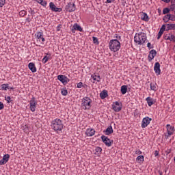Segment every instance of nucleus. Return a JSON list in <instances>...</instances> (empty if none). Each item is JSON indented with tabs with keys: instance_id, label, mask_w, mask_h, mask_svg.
Here are the masks:
<instances>
[{
	"instance_id": "1",
	"label": "nucleus",
	"mask_w": 175,
	"mask_h": 175,
	"mask_svg": "<svg viewBox=\"0 0 175 175\" xmlns=\"http://www.w3.org/2000/svg\"><path fill=\"white\" fill-rule=\"evenodd\" d=\"M51 126L55 132H61L64 129V123L61 119L56 118L51 122Z\"/></svg>"
},
{
	"instance_id": "2",
	"label": "nucleus",
	"mask_w": 175,
	"mask_h": 175,
	"mask_svg": "<svg viewBox=\"0 0 175 175\" xmlns=\"http://www.w3.org/2000/svg\"><path fill=\"white\" fill-rule=\"evenodd\" d=\"M109 50L113 53H117L121 49V43L118 40H111L109 43Z\"/></svg>"
},
{
	"instance_id": "3",
	"label": "nucleus",
	"mask_w": 175,
	"mask_h": 175,
	"mask_svg": "<svg viewBox=\"0 0 175 175\" xmlns=\"http://www.w3.org/2000/svg\"><path fill=\"white\" fill-rule=\"evenodd\" d=\"M146 40H147V34H146V33L135 34L134 37L135 42L139 45L144 44V43H146Z\"/></svg>"
},
{
	"instance_id": "4",
	"label": "nucleus",
	"mask_w": 175,
	"mask_h": 175,
	"mask_svg": "<svg viewBox=\"0 0 175 175\" xmlns=\"http://www.w3.org/2000/svg\"><path fill=\"white\" fill-rule=\"evenodd\" d=\"M91 103H92V100L86 96L82 99L81 106L84 110H90L91 109Z\"/></svg>"
},
{
	"instance_id": "5",
	"label": "nucleus",
	"mask_w": 175,
	"mask_h": 175,
	"mask_svg": "<svg viewBox=\"0 0 175 175\" xmlns=\"http://www.w3.org/2000/svg\"><path fill=\"white\" fill-rule=\"evenodd\" d=\"M101 139L102 142L105 144V146H107V147H111V144L114 143L113 140H110V139H109V137L105 135H102Z\"/></svg>"
},
{
	"instance_id": "6",
	"label": "nucleus",
	"mask_w": 175,
	"mask_h": 175,
	"mask_svg": "<svg viewBox=\"0 0 175 175\" xmlns=\"http://www.w3.org/2000/svg\"><path fill=\"white\" fill-rule=\"evenodd\" d=\"M151 121H152V119L148 116L144 118L142 122V128H147V126L150 125Z\"/></svg>"
},
{
	"instance_id": "7",
	"label": "nucleus",
	"mask_w": 175,
	"mask_h": 175,
	"mask_svg": "<svg viewBox=\"0 0 175 175\" xmlns=\"http://www.w3.org/2000/svg\"><path fill=\"white\" fill-rule=\"evenodd\" d=\"M57 80L61 81V83H62L64 85H66V84L70 81V79H69L68 77H66V76L63 75H58Z\"/></svg>"
},
{
	"instance_id": "8",
	"label": "nucleus",
	"mask_w": 175,
	"mask_h": 175,
	"mask_svg": "<svg viewBox=\"0 0 175 175\" xmlns=\"http://www.w3.org/2000/svg\"><path fill=\"white\" fill-rule=\"evenodd\" d=\"M29 105H30V107H29L30 110H31V111H32L33 113L35 111V110H36V106L38 105V102H36L35 97H33L30 100Z\"/></svg>"
},
{
	"instance_id": "9",
	"label": "nucleus",
	"mask_w": 175,
	"mask_h": 175,
	"mask_svg": "<svg viewBox=\"0 0 175 175\" xmlns=\"http://www.w3.org/2000/svg\"><path fill=\"white\" fill-rule=\"evenodd\" d=\"M66 12H69V13H72V12H75V10H76V5L75 4V3H68L66 5Z\"/></svg>"
},
{
	"instance_id": "10",
	"label": "nucleus",
	"mask_w": 175,
	"mask_h": 175,
	"mask_svg": "<svg viewBox=\"0 0 175 175\" xmlns=\"http://www.w3.org/2000/svg\"><path fill=\"white\" fill-rule=\"evenodd\" d=\"M49 8L52 12H62V8H57V6H55V4H54V3L53 2H51L49 3Z\"/></svg>"
},
{
	"instance_id": "11",
	"label": "nucleus",
	"mask_w": 175,
	"mask_h": 175,
	"mask_svg": "<svg viewBox=\"0 0 175 175\" xmlns=\"http://www.w3.org/2000/svg\"><path fill=\"white\" fill-rule=\"evenodd\" d=\"M71 31L72 33H75L76 31H79V32H83V28L79 24L75 23L72 26V28L71 29Z\"/></svg>"
},
{
	"instance_id": "12",
	"label": "nucleus",
	"mask_w": 175,
	"mask_h": 175,
	"mask_svg": "<svg viewBox=\"0 0 175 175\" xmlns=\"http://www.w3.org/2000/svg\"><path fill=\"white\" fill-rule=\"evenodd\" d=\"M157 57V51L154 49H152L149 52V55H148L149 62H151V61H152V59H154V57Z\"/></svg>"
},
{
	"instance_id": "13",
	"label": "nucleus",
	"mask_w": 175,
	"mask_h": 175,
	"mask_svg": "<svg viewBox=\"0 0 175 175\" xmlns=\"http://www.w3.org/2000/svg\"><path fill=\"white\" fill-rule=\"evenodd\" d=\"M154 70L157 75V76H159L161 75V64L159 62H156L154 66Z\"/></svg>"
},
{
	"instance_id": "14",
	"label": "nucleus",
	"mask_w": 175,
	"mask_h": 175,
	"mask_svg": "<svg viewBox=\"0 0 175 175\" xmlns=\"http://www.w3.org/2000/svg\"><path fill=\"white\" fill-rule=\"evenodd\" d=\"M9 158H10V155L9 154H6L3 157V159L0 160V165H5L9 161Z\"/></svg>"
},
{
	"instance_id": "15",
	"label": "nucleus",
	"mask_w": 175,
	"mask_h": 175,
	"mask_svg": "<svg viewBox=\"0 0 175 175\" xmlns=\"http://www.w3.org/2000/svg\"><path fill=\"white\" fill-rule=\"evenodd\" d=\"M167 131L168 136L173 135V132H174V127L170 124H167Z\"/></svg>"
},
{
	"instance_id": "16",
	"label": "nucleus",
	"mask_w": 175,
	"mask_h": 175,
	"mask_svg": "<svg viewBox=\"0 0 175 175\" xmlns=\"http://www.w3.org/2000/svg\"><path fill=\"white\" fill-rule=\"evenodd\" d=\"M28 68L32 72V73H35L36 72V66H35V64L31 62L28 64Z\"/></svg>"
},
{
	"instance_id": "17",
	"label": "nucleus",
	"mask_w": 175,
	"mask_h": 175,
	"mask_svg": "<svg viewBox=\"0 0 175 175\" xmlns=\"http://www.w3.org/2000/svg\"><path fill=\"white\" fill-rule=\"evenodd\" d=\"M103 133L108 136L111 135V133H113V127L111 126H109L106 130H104Z\"/></svg>"
},
{
	"instance_id": "18",
	"label": "nucleus",
	"mask_w": 175,
	"mask_h": 175,
	"mask_svg": "<svg viewBox=\"0 0 175 175\" xmlns=\"http://www.w3.org/2000/svg\"><path fill=\"white\" fill-rule=\"evenodd\" d=\"M86 136H94L95 135V129H88L85 132Z\"/></svg>"
},
{
	"instance_id": "19",
	"label": "nucleus",
	"mask_w": 175,
	"mask_h": 175,
	"mask_svg": "<svg viewBox=\"0 0 175 175\" xmlns=\"http://www.w3.org/2000/svg\"><path fill=\"white\" fill-rule=\"evenodd\" d=\"M112 109L114 110V111H116L117 113L118 111H121L122 109V104L120 103V105L118 107V105H112Z\"/></svg>"
},
{
	"instance_id": "20",
	"label": "nucleus",
	"mask_w": 175,
	"mask_h": 175,
	"mask_svg": "<svg viewBox=\"0 0 175 175\" xmlns=\"http://www.w3.org/2000/svg\"><path fill=\"white\" fill-rule=\"evenodd\" d=\"M147 103H148V106H152V105L154 104V98H151V97H147L146 99Z\"/></svg>"
},
{
	"instance_id": "21",
	"label": "nucleus",
	"mask_w": 175,
	"mask_h": 175,
	"mask_svg": "<svg viewBox=\"0 0 175 175\" xmlns=\"http://www.w3.org/2000/svg\"><path fill=\"white\" fill-rule=\"evenodd\" d=\"M120 91L122 95H125V94H126V92H128V86L125 85H122L121 87Z\"/></svg>"
},
{
	"instance_id": "22",
	"label": "nucleus",
	"mask_w": 175,
	"mask_h": 175,
	"mask_svg": "<svg viewBox=\"0 0 175 175\" xmlns=\"http://www.w3.org/2000/svg\"><path fill=\"white\" fill-rule=\"evenodd\" d=\"M108 94H107V90H103L102 92L100 93V97L101 99H105V98H107Z\"/></svg>"
},
{
	"instance_id": "23",
	"label": "nucleus",
	"mask_w": 175,
	"mask_h": 175,
	"mask_svg": "<svg viewBox=\"0 0 175 175\" xmlns=\"http://www.w3.org/2000/svg\"><path fill=\"white\" fill-rule=\"evenodd\" d=\"M166 27H167V29H166V31H170L172 29H175V24H170V23H168L166 25Z\"/></svg>"
},
{
	"instance_id": "24",
	"label": "nucleus",
	"mask_w": 175,
	"mask_h": 175,
	"mask_svg": "<svg viewBox=\"0 0 175 175\" xmlns=\"http://www.w3.org/2000/svg\"><path fill=\"white\" fill-rule=\"evenodd\" d=\"M35 36H36V38L40 42V40L43 37V31H38L36 33Z\"/></svg>"
},
{
	"instance_id": "25",
	"label": "nucleus",
	"mask_w": 175,
	"mask_h": 175,
	"mask_svg": "<svg viewBox=\"0 0 175 175\" xmlns=\"http://www.w3.org/2000/svg\"><path fill=\"white\" fill-rule=\"evenodd\" d=\"M142 20L144 21H148L150 20V18H148V15H147V13H143L142 15Z\"/></svg>"
},
{
	"instance_id": "26",
	"label": "nucleus",
	"mask_w": 175,
	"mask_h": 175,
	"mask_svg": "<svg viewBox=\"0 0 175 175\" xmlns=\"http://www.w3.org/2000/svg\"><path fill=\"white\" fill-rule=\"evenodd\" d=\"M170 36H168L167 37V38H165V40H170V42H175V36L174 35L172 34H169Z\"/></svg>"
},
{
	"instance_id": "27",
	"label": "nucleus",
	"mask_w": 175,
	"mask_h": 175,
	"mask_svg": "<svg viewBox=\"0 0 175 175\" xmlns=\"http://www.w3.org/2000/svg\"><path fill=\"white\" fill-rule=\"evenodd\" d=\"M92 78L94 81H97L98 83L100 81V76L99 75H92Z\"/></svg>"
},
{
	"instance_id": "28",
	"label": "nucleus",
	"mask_w": 175,
	"mask_h": 175,
	"mask_svg": "<svg viewBox=\"0 0 175 175\" xmlns=\"http://www.w3.org/2000/svg\"><path fill=\"white\" fill-rule=\"evenodd\" d=\"M150 86L152 91H157V83H150Z\"/></svg>"
},
{
	"instance_id": "29",
	"label": "nucleus",
	"mask_w": 175,
	"mask_h": 175,
	"mask_svg": "<svg viewBox=\"0 0 175 175\" xmlns=\"http://www.w3.org/2000/svg\"><path fill=\"white\" fill-rule=\"evenodd\" d=\"M1 90L2 91H8L9 90V84H2Z\"/></svg>"
},
{
	"instance_id": "30",
	"label": "nucleus",
	"mask_w": 175,
	"mask_h": 175,
	"mask_svg": "<svg viewBox=\"0 0 175 175\" xmlns=\"http://www.w3.org/2000/svg\"><path fill=\"white\" fill-rule=\"evenodd\" d=\"M136 161L140 163V162H143L144 161V156L139 155L137 157Z\"/></svg>"
},
{
	"instance_id": "31",
	"label": "nucleus",
	"mask_w": 175,
	"mask_h": 175,
	"mask_svg": "<svg viewBox=\"0 0 175 175\" xmlns=\"http://www.w3.org/2000/svg\"><path fill=\"white\" fill-rule=\"evenodd\" d=\"M164 23H169V20H170V14L165 15L163 18Z\"/></svg>"
},
{
	"instance_id": "32",
	"label": "nucleus",
	"mask_w": 175,
	"mask_h": 175,
	"mask_svg": "<svg viewBox=\"0 0 175 175\" xmlns=\"http://www.w3.org/2000/svg\"><path fill=\"white\" fill-rule=\"evenodd\" d=\"M49 55V56H47ZM50 54L47 53L46 56L44 57V58L42 59V62L44 64H46L47 62V61H49V58L50 57Z\"/></svg>"
},
{
	"instance_id": "33",
	"label": "nucleus",
	"mask_w": 175,
	"mask_h": 175,
	"mask_svg": "<svg viewBox=\"0 0 175 175\" xmlns=\"http://www.w3.org/2000/svg\"><path fill=\"white\" fill-rule=\"evenodd\" d=\"M61 94H62V95H63L64 96H66V95H68V90H66V88H63V89H62Z\"/></svg>"
},
{
	"instance_id": "34",
	"label": "nucleus",
	"mask_w": 175,
	"mask_h": 175,
	"mask_svg": "<svg viewBox=\"0 0 175 175\" xmlns=\"http://www.w3.org/2000/svg\"><path fill=\"white\" fill-rule=\"evenodd\" d=\"M92 39H93L94 44H96V45L99 44V40H98V38L93 36Z\"/></svg>"
},
{
	"instance_id": "35",
	"label": "nucleus",
	"mask_w": 175,
	"mask_h": 175,
	"mask_svg": "<svg viewBox=\"0 0 175 175\" xmlns=\"http://www.w3.org/2000/svg\"><path fill=\"white\" fill-rule=\"evenodd\" d=\"M19 16H21V17H24V16H27V11L21 10V12H19Z\"/></svg>"
},
{
	"instance_id": "36",
	"label": "nucleus",
	"mask_w": 175,
	"mask_h": 175,
	"mask_svg": "<svg viewBox=\"0 0 175 175\" xmlns=\"http://www.w3.org/2000/svg\"><path fill=\"white\" fill-rule=\"evenodd\" d=\"M170 12V9L165 8L163 10V14H167Z\"/></svg>"
},
{
	"instance_id": "37",
	"label": "nucleus",
	"mask_w": 175,
	"mask_h": 175,
	"mask_svg": "<svg viewBox=\"0 0 175 175\" xmlns=\"http://www.w3.org/2000/svg\"><path fill=\"white\" fill-rule=\"evenodd\" d=\"M40 5H41V6H43L44 8H46V6H47V1L42 0Z\"/></svg>"
},
{
	"instance_id": "38",
	"label": "nucleus",
	"mask_w": 175,
	"mask_h": 175,
	"mask_svg": "<svg viewBox=\"0 0 175 175\" xmlns=\"http://www.w3.org/2000/svg\"><path fill=\"white\" fill-rule=\"evenodd\" d=\"M5 3H6V0H0V8L5 6Z\"/></svg>"
},
{
	"instance_id": "39",
	"label": "nucleus",
	"mask_w": 175,
	"mask_h": 175,
	"mask_svg": "<svg viewBox=\"0 0 175 175\" xmlns=\"http://www.w3.org/2000/svg\"><path fill=\"white\" fill-rule=\"evenodd\" d=\"M5 100L7 101V103H10L12 101V98H10V96L5 97Z\"/></svg>"
},
{
	"instance_id": "40",
	"label": "nucleus",
	"mask_w": 175,
	"mask_h": 175,
	"mask_svg": "<svg viewBox=\"0 0 175 175\" xmlns=\"http://www.w3.org/2000/svg\"><path fill=\"white\" fill-rule=\"evenodd\" d=\"M162 35H163V32L159 31V33H158V36H157L158 40H159V39H161V36H162Z\"/></svg>"
},
{
	"instance_id": "41",
	"label": "nucleus",
	"mask_w": 175,
	"mask_h": 175,
	"mask_svg": "<svg viewBox=\"0 0 175 175\" xmlns=\"http://www.w3.org/2000/svg\"><path fill=\"white\" fill-rule=\"evenodd\" d=\"M170 20H171V21H175V15L170 14Z\"/></svg>"
},
{
	"instance_id": "42",
	"label": "nucleus",
	"mask_w": 175,
	"mask_h": 175,
	"mask_svg": "<svg viewBox=\"0 0 175 175\" xmlns=\"http://www.w3.org/2000/svg\"><path fill=\"white\" fill-rule=\"evenodd\" d=\"M147 47L149 49V50H151V49H154V46H151V43L148 42L147 44Z\"/></svg>"
},
{
	"instance_id": "43",
	"label": "nucleus",
	"mask_w": 175,
	"mask_h": 175,
	"mask_svg": "<svg viewBox=\"0 0 175 175\" xmlns=\"http://www.w3.org/2000/svg\"><path fill=\"white\" fill-rule=\"evenodd\" d=\"M96 152H99V153L102 152V148H100V147H97V148H96Z\"/></svg>"
},
{
	"instance_id": "44",
	"label": "nucleus",
	"mask_w": 175,
	"mask_h": 175,
	"mask_svg": "<svg viewBox=\"0 0 175 175\" xmlns=\"http://www.w3.org/2000/svg\"><path fill=\"white\" fill-rule=\"evenodd\" d=\"M83 87L82 82H79L77 83V88H81Z\"/></svg>"
},
{
	"instance_id": "45",
	"label": "nucleus",
	"mask_w": 175,
	"mask_h": 175,
	"mask_svg": "<svg viewBox=\"0 0 175 175\" xmlns=\"http://www.w3.org/2000/svg\"><path fill=\"white\" fill-rule=\"evenodd\" d=\"M3 107H5V106L3 105L2 102L0 101V110L3 109Z\"/></svg>"
},
{
	"instance_id": "46",
	"label": "nucleus",
	"mask_w": 175,
	"mask_h": 175,
	"mask_svg": "<svg viewBox=\"0 0 175 175\" xmlns=\"http://www.w3.org/2000/svg\"><path fill=\"white\" fill-rule=\"evenodd\" d=\"M159 155V151L155 150V151H154V156H155V157H158Z\"/></svg>"
},
{
	"instance_id": "47",
	"label": "nucleus",
	"mask_w": 175,
	"mask_h": 175,
	"mask_svg": "<svg viewBox=\"0 0 175 175\" xmlns=\"http://www.w3.org/2000/svg\"><path fill=\"white\" fill-rule=\"evenodd\" d=\"M116 0H107L106 3H111V2H114Z\"/></svg>"
},
{
	"instance_id": "48",
	"label": "nucleus",
	"mask_w": 175,
	"mask_h": 175,
	"mask_svg": "<svg viewBox=\"0 0 175 175\" xmlns=\"http://www.w3.org/2000/svg\"><path fill=\"white\" fill-rule=\"evenodd\" d=\"M61 27H62V25H59L57 27V31H61Z\"/></svg>"
},
{
	"instance_id": "49",
	"label": "nucleus",
	"mask_w": 175,
	"mask_h": 175,
	"mask_svg": "<svg viewBox=\"0 0 175 175\" xmlns=\"http://www.w3.org/2000/svg\"><path fill=\"white\" fill-rule=\"evenodd\" d=\"M113 106H118V107H120L121 105H120V103H118V101H116V102H115V105H113Z\"/></svg>"
},
{
	"instance_id": "50",
	"label": "nucleus",
	"mask_w": 175,
	"mask_h": 175,
	"mask_svg": "<svg viewBox=\"0 0 175 175\" xmlns=\"http://www.w3.org/2000/svg\"><path fill=\"white\" fill-rule=\"evenodd\" d=\"M163 2H165V3H169L171 0H161Z\"/></svg>"
},
{
	"instance_id": "51",
	"label": "nucleus",
	"mask_w": 175,
	"mask_h": 175,
	"mask_svg": "<svg viewBox=\"0 0 175 175\" xmlns=\"http://www.w3.org/2000/svg\"><path fill=\"white\" fill-rule=\"evenodd\" d=\"M161 29H164V31L166 29V25H163L161 26Z\"/></svg>"
},
{
	"instance_id": "52",
	"label": "nucleus",
	"mask_w": 175,
	"mask_h": 175,
	"mask_svg": "<svg viewBox=\"0 0 175 175\" xmlns=\"http://www.w3.org/2000/svg\"><path fill=\"white\" fill-rule=\"evenodd\" d=\"M136 154H142V151H140V150H137Z\"/></svg>"
},
{
	"instance_id": "53",
	"label": "nucleus",
	"mask_w": 175,
	"mask_h": 175,
	"mask_svg": "<svg viewBox=\"0 0 175 175\" xmlns=\"http://www.w3.org/2000/svg\"><path fill=\"white\" fill-rule=\"evenodd\" d=\"M116 39H118V40H121V36H117Z\"/></svg>"
},
{
	"instance_id": "54",
	"label": "nucleus",
	"mask_w": 175,
	"mask_h": 175,
	"mask_svg": "<svg viewBox=\"0 0 175 175\" xmlns=\"http://www.w3.org/2000/svg\"><path fill=\"white\" fill-rule=\"evenodd\" d=\"M36 1V2H37L38 3H42V0H35Z\"/></svg>"
},
{
	"instance_id": "55",
	"label": "nucleus",
	"mask_w": 175,
	"mask_h": 175,
	"mask_svg": "<svg viewBox=\"0 0 175 175\" xmlns=\"http://www.w3.org/2000/svg\"><path fill=\"white\" fill-rule=\"evenodd\" d=\"M42 42H46V40L44 39V37L41 38Z\"/></svg>"
},
{
	"instance_id": "56",
	"label": "nucleus",
	"mask_w": 175,
	"mask_h": 175,
	"mask_svg": "<svg viewBox=\"0 0 175 175\" xmlns=\"http://www.w3.org/2000/svg\"><path fill=\"white\" fill-rule=\"evenodd\" d=\"M159 175H163V173L162 172V171H159Z\"/></svg>"
},
{
	"instance_id": "57",
	"label": "nucleus",
	"mask_w": 175,
	"mask_h": 175,
	"mask_svg": "<svg viewBox=\"0 0 175 175\" xmlns=\"http://www.w3.org/2000/svg\"><path fill=\"white\" fill-rule=\"evenodd\" d=\"M160 31H161V32H163H163H165V29H163L161 28V29H160Z\"/></svg>"
},
{
	"instance_id": "58",
	"label": "nucleus",
	"mask_w": 175,
	"mask_h": 175,
	"mask_svg": "<svg viewBox=\"0 0 175 175\" xmlns=\"http://www.w3.org/2000/svg\"><path fill=\"white\" fill-rule=\"evenodd\" d=\"M169 136H170V135H169V134L167 133V135H165V139H168V138H169Z\"/></svg>"
},
{
	"instance_id": "59",
	"label": "nucleus",
	"mask_w": 175,
	"mask_h": 175,
	"mask_svg": "<svg viewBox=\"0 0 175 175\" xmlns=\"http://www.w3.org/2000/svg\"><path fill=\"white\" fill-rule=\"evenodd\" d=\"M9 90H14V88L13 87L9 88Z\"/></svg>"
},
{
	"instance_id": "60",
	"label": "nucleus",
	"mask_w": 175,
	"mask_h": 175,
	"mask_svg": "<svg viewBox=\"0 0 175 175\" xmlns=\"http://www.w3.org/2000/svg\"><path fill=\"white\" fill-rule=\"evenodd\" d=\"M167 154H170V150H169L168 152H167Z\"/></svg>"
},
{
	"instance_id": "61",
	"label": "nucleus",
	"mask_w": 175,
	"mask_h": 175,
	"mask_svg": "<svg viewBox=\"0 0 175 175\" xmlns=\"http://www.w3.org/2000/svg\"><path fill=\"white\" fill-rule=\"evenodd\" d=\"M26 20H27V21H29V18H27Z\"/></svg>"
},
{
	"instance_id": "62",
	"label": "nucleus",
	"mask_w": 175,
	"mask_h": 175,
	"mask_svg": "<svg viewBox=\"0 0 175 175\" xmlns=\"http://www.w3.org/2000/svg\"><path fill=\"white\" fill-rule=\"evenodd\" d=\"M167 36H165V39H167Z\"/></svg>"
},
{
	"instance_id": "63",
	"label": "nucleus",
	"mask_w": 175,
	"mask_h": 175,
	"mask_svg": "<svg viewBox=\"0 0 175 175\" xmlns=\"http://www.w3.org/2000/svg\"><path fill=\"white\" fill-rule=\"evenodd\" d=\"M165 172L166 173V170H165Z\"/></svg>"
}]
</instances>
